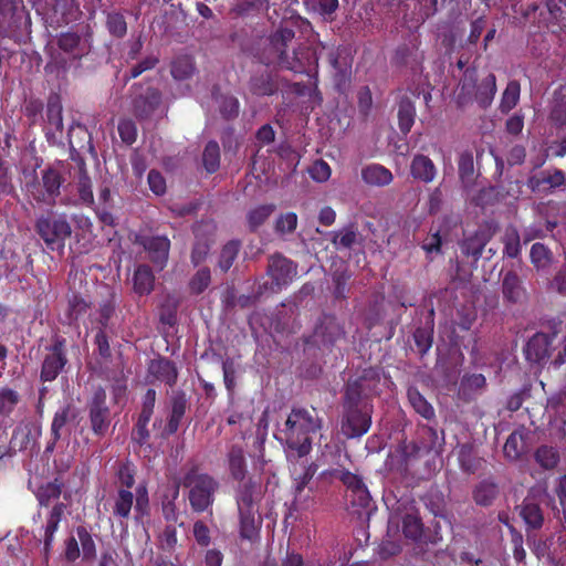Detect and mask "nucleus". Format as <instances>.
<instances>
[{
	"mask_svg": "<svg viewBox=\"0 0 566 566\" xmlns=\"http://www.w3.org/2000/svg\"><path fill=\"white\" fill-rule=\"evenodd\" d=\"M551 118L557 125H566V93L562 88L554 93Z\"/></svg>",
	"mask_w": 566,
	"mask_h": 566,
	"instance_id": "864d4df0",
	"label": "nucleus"
},
{
	"mask_svg": "<svg viewBox=\"0 0 566 566\" xmlns=\"http://www.w3.org/2000/svg\"><path fill=\"white\" fill-rule=\"evenodd\" d=\"M338 479L346 485V501L348 509L354 514H360L361 510H369L371 506V496L360 476L349 472H338Z\"/></svg>",
	"mask_w": 566,
	"mask_h": 566,
	"instance_id": "f8f14e48",
	"label": "nucleus"
},
{
	"mask_svg": "<svg viewBox=\"0 0 566 566\" xmlns=\"http://www.w3.org/2000/svg\"><path fill=\"white\" fill-rule=\"evenodd\" d=\"M135 467L132 462L126 461L119 464L116 476L123 486L122 489L130 491L135 484Z\"/></svg>",
	"mask_w": 566,
	"mask_h": 566,
	"instance_id": "680f3d73",
	"label": "nucleus"
},
{
	"mask_svg": "<svg viewBox=\"0 0 566 566\" xmlns=\"http://www.w3.org/2000/svg\"><path fill=\"white\" fill-rule=\"evenodd\" d=\"M22 400L20 392L9 386L0 387V418H10Z\"/></svg>",
	"mask_w": 566,
	"mask_h": 566,
	"instance_id": "e433bc0d",
	"label": "nucleus"
},
{
	"mask_svg": "<svg viewBox=\"0 0 566 566\" xmlns=\"http://www.w3.org/2000/svg\"><path fill=\"white\" fill-rule=\"evenodd\" d=\"M75 532L77 535L78 545H81L83 559L86 562H92L96 557V545L92 534L83 525H78L75 528Z\"/></svg>",
	"mask_w": 566,
	"mask_h": 566,
	"instance_id": "79ce46f5",
	"label": "nucleus"
},
{
	"mask_svg": "<svg viewBox=\"0 0 566 566\" xmlns=\"http://www.w3.org/2000/svg\"><path fill=\"white\" fill-rule=\"evenodd\" d=\"M317 464L312 462L308 465H303L302 471L297 472V468L294 467L293 470V480H294V486H300L302 489H307L308 486H314L313 483H311L312 479L317 472Z\"/></svg>",
	"mask_w": 566,
	"mask_h": 566,
	"instance_id": "6e6d98bb",
	"label": "nucleus"
},
{
	"mask_svg": "<svg viewBox=\"0 0 566 566\" xmlns=\"http://www.w3.org/2000/svg\"><path fill=\"white\" fill-rule=\"evenodd\" d=\"M458 170L463 188L467 190L471 189L474 185L475 171L473 156L470 151H464L460 155Z\"/></svg>",
	"mask_w": 566,
	"mask_h": 566,
	"instance_id": "4c0bfd02",
	"label": "nucleus"
},
{
	"mask_svg": "<svg viewBox=\"0 0 566 566\" xmlns=\"http://www.w3.org/2000/svg\"><path fill=\"white\" fill-rule=\"evenodd\" d=\"M86 408L92 432L96 437H105L112 422V413L107 405L106 390L103 387L98 386L94 390Z\"/></svg>",
	"mask_w": 566,
	"mask_h": 566,
	"instance_id": "9b49d317",
	"label": "nucleus"
},
{
	"mask_svg": "<svg viewBox=\"0 0 566 566\" xmlns=\"http://www.w3.org/2000/svg\"><path fill=\"white\" fill-rule=\"evenodd\" d=\"M35 233L52 252H63L65 242L72 235V226L63 212L46 210L38 216L34 223Z\"/></svg>",
	"mask_w": 566,
	"mask_h": 566,
	"instance_id": "423d86ee",
	"label": "nucleus"
},
{
	"mask_svg": "<svg viewBox=\"0 0 566 566\" xmlns=\"http://www.w3.org/2000/svg\"><path fill=\"white\" fill-rule=\"evenodd\" d=\"M202 163L209 174L216 172L220 167V148L217 142L210 140L202 154Z\"/></svg>",
	"mask_w": 566,
	"mask_h": 566,
	"instance_id": "09e8293b",
	"label": "nucleus"
},
{
	"mask_svg": "<svg viewBox=\"0 0 566 566\" xmlns=\"http://www.w3.org/2000/svg\"><path fill=\"white\" fill-rule=\"evenodd\" d=\"M416 117V108L413 103L408 98L403 97L400 99L398 105V122L399 128L403 134L410 132Z\"/></svg>",
	"mask_w": 566,
	"mask_h": 566,
	"instance_id": "ea45409f",
	"label": "nucleus"
},
{
	"mask_svg": "<svg viewBox=\"0 0 566 566\" xmlns=\"http://www.w3.org/2000/svg\"><path fill=\"white\" fill-rule=\"evenodd\" d=\"M535 461L544 470L555 469L560 460L559 452L552 446H541L535 451Z\"/></svg>",
	"mask_w": 566,
	"mask_h": 566,
	"instance_id": "a18cd8bd",
	"label": "nucleus"
},
{
	"mask_svg": "<svg viewBox=\"0 0 566 566\" xmlns=\"http://www.w3.org/2000/svg\"><path fill=\"white\" fill-rule=\"evenodd\" d=\"M247 448L245 434L240 432L230 440L227 452L230 475L240 483L235 499L240 518V536L243 539L248 538V482H244L247 475Z\"/></svg>",
	"mask_w": 566,
	"mask_h": 566,
	"instance_id": "20e7f679",
	"label": "nucleus"
},
{
	"mask_svg": "<svg viewBox=\"0 0 566 566\" xmlns=\"http://www.w3.org/2000/svg\"><path fill=\"white\" fill-rule=\"evenodd\" d=\"M189 407L187 394L184 390L174 391L170 398V415L164 429V436L175 434Z\"/></svg>",
	"mask_w": 566,
	"mask_h": 566,
	"instance_id": "6ab92c4d",
	"label": "nucleus"
},
{
	"mask_svg": "<svg viewBox=\"0 0 566 566\" xmlns=\"http://www.w3.org/2000/svg\"><path fill=\"white\" fill-rule=\"evenodd\" d=\"M77 417V411L75 406L72 403H66L61 407L53 416L51 423V439L45 447V452H52L61 439L63 431L66 424L73 421Z\"/></svg>",
	"mask_w": 566,
	"mask_h": 566,
	"instance_id": "aec40b11",
	"label": "nucleus"
},
{
	"mask_svg": "<svg viewBox=\"0 0 566 566\" xmlns=\"http://www.w3.org/2000/svg\"><path fill=\"white\" fill-rule=\"evenodd\" d=\"M497 227L491 222H485L476 229V231L463 240L461 250L465 255H471L476 261L486 245V243L494 237Z\"/></svg>",
	"mask_w": 566,
	"mask_h": 566,
	"instance_id": "f3484780",
	"label": "nucleus"
},
{
	"mask_svg": "<svg viewBox=\"0 0 566 566\" xmlns=\"http://www.w3.org/2000/svg\"><path fill=\"white\" fill-rule=\"evenodd\" d=\"M500 494L499 484L491 478L476 483L472 490V499L479 506H491Z\"/></svg>",
	"mask_w": 566,
	"mask_h": 566,
	"instance_id": "393cba45",
	"label": "nucleus"
},
{
	"mask_svg": "<svg viewBox=\"0 0 566 566\" xmlns=\"http://www.w3.org/2000/svg\"><path fill=\"white\" fill-rule=\"evenodd\" d=\"M411 176L424 184L431 182L437 174L433 161L424 155H416L410 165Z\"/></svg>",
	"mask_w": 566,
	"mask_h": 566,
	"instance_id": "2f4dec72",
	"label": "nucleus"
},
{
	"mask_svg": "<svg viewBox=\"0 0 566 566\" xmlns=\"http://www.w3.org/2000/svg\"><path fill=\"white\" fill-rule=\"evenodd\" d=\"M212 95L219 103L220 114L226 119H231L239 114V102L233 96H218L216 90L212 91Z\"/></svg>",
	"mask_w": 566,
	"mask_h": 566,
	"instance_id": "603ef678",
	"label": "nucleus"
},
{
	"mask_svg": "<svg viewBox=\"0 0 566 566\" xmlns=\"http://www.w3.org/2000/svg\"><path fill=\"white\" fill-rule=\"evenodd\" d=\"M520 84L516 81H511L502 94L500 108L503 113H509L518 102L520 98Z\"/></svg>",
	"mask_w": 566,
	"mask_h": 566,
	"instance_id": "5fc2aeb1",
	"label": "nucleus"
},
{
	"mask_svg": "<svg viewBox=\"0 0 566 566\" xmlns=\"http://www.w3.org/2000/svg\"><path fill=\"white\" fill-rule=\"evenodd\" d=\"M284 426L282 433L292 451L290 457L303 458L312 449V434L322 428V419L315 408H293Z\"/></svg>",
	"mask_w": 566,
	"mask_h": 566,
	"instance_id": "7ed1b4c3",
	"label": "nucleus"
},
{
	"mask_svg": "<svg viewBox=\"0 0 566 566\" xmlns=\"http://www.w3.org/2000/svg\"><path fill=\"white\" fill-rule=\"evenodd\" d=\"M266 274L270 281L258 283L254 298L276 294L290 285L297 275V264L277 252L268 258Z\"/></svg>",
	"mask_w": 566,
	"mask_h": 566,
	"instance_id": "0eeeda50",
	"label": "nucleus"
},
{
	"mask_svg": "<svg viewBox=\"0 0 566 566\" xmlns=\"http://www.w3.org/2000/svg\"><path fill=\"white\" fill-rule=\"evenodd\" d=\"M65 178L55 167L41 170V178L34 177L25 184L27 193L39 205H54L61 195V187Z\"/></svg>",
	"mask_w": 566,
	"mask_h": 566,
	"instance_id": "6e6552de",
	"label": "nucleus"
},
{
	"mask_svg": "<svg viewBox=\"0 0 566 566\" xmlns=\"http://www.w3.org/2000/svg\"><path fill=\"white\" fill-rule=\"evenodd\" d=\"M118 134L123 143L133 145L137 139V127L134 120L124 118L118 123Z\"/></svg>",
	"mask_w": 566,
	"mask_h": 566,
	"instance_id": "0e129e2a",
	"label": "nucleus"
},
{
	"mask_svg": "<svg viewBox=\"0 0 566 566\" xmlns=\"http://www.w3.org/2000/svg\"><path fill=\"white\" fill-rule=\"evenodd\" d=\"M155 287V274L148 264H139L133 275V290L139 296L149 295Z\"/></svg>",
	"mask_w": 566,
	"mask_h": 566,
	"instance_id": "c85d7f7f",
	"label": "nucleus"
},
{
	"mask_svg": "<svg viewBox=\"0 0 566 566\" xmlns=\"http://www.w3.org/2000/svg\"><path fill=\"white\" fill-rule=\"evenodd\" d=\"M502 242L504 244V254L509 258H517L521 253V237L514 226H509L505 229Z\"/></svg>",
	"mask_w": 566,
	"mask_h": 566,
	"instance_id": "49530a36",
	"label": "nucleus"
},
{
	"mask_svg": "<svg viewBox=\"0 0 566 566\" xmlns=\"http://www.w3.org/2000/svg\"><path fill=\"white\" fill-rule=\"evenodd\" d=\"M77 161L78 174L76 189L81 202L86 207H93L95 203L92 180L88 176L85 160L82 157L75 159Z\"/></svg>",
	"mask_w": 566,
	"mask_h": 566,
	"instance_id": "cd10ccee",
	"label": "nucleus"
},
{
	"mask_svg": "<svg viewBox=\"0 0 566 566\" xmlns=\"http://www.w3.org/2000/svg\"><path fill=\"white\" fill-rule=\"evenodd\" d=\"M433 327H418L413 333V339L419 354H426L432 345Z\"/></svg>",
	"mask_w": 566,
	"mask_h": 566,
	"instance_id": "bf43d9fd",
	"label": "nucleus"
},
{
	"mask_svg": "<svg viewBox=\"0 0 566 566\" xmlns=\"http://www.w3.org/2000/svg\"><path fill=\"white\" fill-rule=\"evenodd\" d=\"M91 303L86 301L82 295L72 293L69 297V316L71 319H77L80 316L86 313L90 308Z\"/></svg>",
	"mask_w": 566,
	"mask_h": 566,
	"instance_id": "e2e57ef3",
	"label": "nucleus"
},
{
	"mask_svg": "<svg viewBox=\"0 0 566 566\" xmlns=\"http://www.w3.org/2000/svg\"><path fill=\"white\" fill-rule=\"evenodd\" d=\"M151 418L139 416L132 431V441L139 447H143L148 443L150 439V431L148 429V424Z\"/></svg>",
	"mask_w": 566,
	"mask_h": 566,
	"instance_id": "3c124183",
	"label": "nucleus"
},
{
	"mask_svg": "<svg viewBox=\"0 0 566 566\" xmlns=\"http://www.w3.org/2000/svg\"><path fill=\"white\" fill-rule=\"evenodd\" d=\"M179 495V488L176 484V489L170 499L165 497L161 502L163 516L167 522L175 523L178 520V509L176 500Z\"/></svg>",
	"mask_w": 566,
	"mask_h": 566,
	"instance_id": "69168bd1",
	"label": "nucleus"
},
{
	"mask_svg": "<svg viewBox=\"0 0 566 566\" xmlns=\"http://www.w3.org/2000/svg\"><path fill=\"white\" fill-rule=\"evenodd\" d=\"M134 505V494L129 490L119 489L114 501L113 514L119 518H128Z\"/></svg>",
	"mask_w": 566,
	"mask_h": 566,
	"instance_id": "a19ab883",
	"label": "nucleus"
},
{
	"mask_svg": "<svg viewBox=\"0 0 566 566\" xmlns=\"http://www.w3.org/2000/svg\"><path fill=\"white\" fill-rule=\"evenodd\" d=\"M379 373L374 368L347 381L343 398L342 433L348 438H359L370 428L373 405L370 398L377 394Z\"/></svg>",
	"mask_w": 566,
	"mask_h": 566,
	"instance_id": "f257e3e1",
	"label": "nucleus"
},
{
	"mask_svg": "<svg viewBox=\"0 0 566 566\" xmlns=\"http://www.w3.org/2000/svg\"><path fill=\"white\" fill-rule=\"evenodd\" d=\"M527 438L524 430L513 431L503 447L505 458L510 461L520 460L528 450Z\"/></svg>",
	"mask_w": 566,
	"mask_h": 566,
	"instance_id": "bb28decb",
	"label": "nucleus"
},
{
	"mask_svg": "<svg viewBox=\"0 0 566 566\" xmlns=\"http://www.w3.org/2000/svg\"><path fill=\"white\" fill-rule=\"evenodd\" d=\"M518 515L524 521L527 531L539 530L544 524V514L538 503L533 499L526 497L516 506Z\"/></svg>",
	"mask_w": 566,
	"mask_h": 566,
	"instance_id": "b1692460",
	"label": "nucleus"
},
{
	"mask_svg": "<svg viewBox=\"0 0 566 566\" xmlns=\"http://www.w3.org/2000/svg\"><path fill=\"white\" fill-rule=\"evenodd\" d=\"M402 533L412 541L419 539L422 535V523L420 518L411 514L406 515L402 520Z\"/></svg>",
	"mask_w": 566,
	"mask_h": 566,
	"instance_id": "052dcab7",
	"label": "nucleus"
},
{
	"mask_svg": "<svg viewBox=\"0 0 566 566\" xmlns=\"http://www.w3.org/2000/svg\"><path fill=\"white\" fill-rule=\"evenodd\" d=\"M502 293L509 303H520L525 298L526 291L523 282L515 271H507L502 280Z\"/></svg>",
	"mask_w": 566,
	"mask_h": 566,
	"instance_id": "a878e982",
	"label": "nucleus"
},
{
	"mask_svg": "<svg viewBox=\"0 0 566 566\" xmlns=\"http://www.w3.org/2000/svg\"><path fill=\"white\" fill-rule=\"evenodd\" d=\"M148 376L154 380L174 387L178 379V368L176 364L166 357H159L150 360L148 365Z\"/></svg>",
	"mask_w": 566,
	"mask_h": 566,
	"instance_id": "4be33fe9",
	"label": "nucleus"
},
{
	"mask_svg": "<svg viewBox=\"0 0 566 566\" xmlns=\"http://www.w3.org/2000/svg\"><path fill=\"white\" fill-rule=\"evenodd\" d=\"M132 111L138 120H147L154 114L164 107L163 93L154 86H144L142 84L132 85Z\"/></svg>",
	"mask_w": 566,
	"mask_h": 566,
	"instance_id": "9d476101",
	"label": "nucleus"
},
{
	"mask_svg": "<svg viewBox=\"0 0 566 566\" xmlns=\"http://www.w3.org/2000/svg\"><path fill=\"white\" fill-rule=\"evenodd\" d=\"M210 281V270L208 268H202L198 270L197 273L190 280V290L196 294H200L209 286Z\"/></svg>",
	"mask_w": 566,
	"mask_h": 566,
	"instance_id": "338daca9",
	"label": "nucleus"
},
{
	"mask_svg": "<svg viewBox=\"0 0 566 566\" xmlns=\"http://www.w3.org/2000/svg\"><path fill=\"white\" fill-rule=\"evenodd\" d=\"M62 104L59 96H50L46 104L45 136L48 140L56 139L63 134Z\"/></svg>",
	"mask_w": 566,
	"mask_h": 566,
	"instance_id": "412c9836",
	"label": "nucleus"
},
{
	"mask_svg": "<svg viewBox=\"0 0 566 566\" xmlns=\"http://www.w3.org/2000/svg\"><path fill=\"white\" fill-rule=\"evenodd\" d=\"M496 93L495 75L486 74L479 78L475 67H468L459 82L457 103L464 107L476 102L480 107L486 108L491 105Z\"/></svg>",
	"mask_w": 566,
	"mask_h": 566,
	"instance_id": "39448f33",
	"label": "nucleus"
},
{
	"mask_svg": "<svg viewBox=\"0 0 566 566\" xmlns=\"http://www.w3.org/2000/svg\"><path fill=\"white\" fill-rule=\"evenodd\" d=\"M240 250L239 241H230L228 242L221 250L220 259H219V268L221 271L227 272L233 264L234 260Z\"/></svg>",
	"mask_w": 566,
	"mask_h": 566,
	"instance_id": "13d9d810",
	"label": "nucleus"
},
{
	"mask_svg": "<svg viewBox=\"0 0 566 566\" xmlns=\"http://www.w3.org/2000/svg\"><path fill=\"white\" fill-rule=\"evenodd\" d=\"M314 491L315 486H308L307 489H302L300 486H293L294 499L292 502V506L295 511H304L311 509L314 501Z\"/></svg>",
	"mask_w": 566,
	"mask_h": 566,
	"instance_id": "de8ad7c7",
	"label": "nucleus"
},
{
	"mask_svg": "<svg viewBox=\"0 0 566 566\" xmlns=\"http://www.w3.org/2000/svg\"><path fill=\"white\" fill-rule=\"evenodd\" d=\"M295 33L290 28H282L275 32L272 36L271 43L275 51L277 52V61L282 67L293 70V63L287 59V54L285 48H287L289 43L294 39Z\"/></svg>",
	"mask_w": 566,
	"mask_h": 566,
	"instance_id": "c756f323",
	"label": "nucleus"
},
{
	"mask_svg": "<svg viewBox=\"0 0 566 566\" xmlns=\"http://www.w3.org/2000/svg\"><path fill=\"white\" fill-rule=\"evenodd\" d=\"M297 227V216L294 212L281 214L275 222V231L280 234H287L295 231Z\"/></svg>",
	"mask_w": 566,
	"mask_h": 566,
	"instance_id": "774afa93",
	"label": "nucleus"
},
{
	"mask_svg": "<svg viewBox=\"0 0 566 566\" xmlns=\"http://www.w3.org/2000/svg\"><path fill=\"white\" fill-rule=\"evenodd\" d=\"M177 485L188 491L187 499L193 513L212 515L216 496L220 490V482L216 476L205 471L198 463H190L184 468Z\"/></svg>",
	"mask_w": 566,
	"mask_h": 566,
	"instance_id": "f03ea898",
	"label": "nucleus"
},
{
	"mask_svg": "<svg viewBox=\"0 0 566 566\" xmlns=\"http://www.w3.org/2000/svg\"><path fill=\"white\" fill-rule=\"evenodd\" d=\"M137 243L144 248L148 260L157 269L163 271L168 263L170 240L166 235H145L137 240Z\"/></svg>",
	"mask_w": 566,
	"mask_h": 566,
	"instance_id": "4468645a",
	"label": "nucleus"
},
{
	"mask_svg": "<svg viewBox=\"0 0 566 566\" xmlns=\"http://www.w3.org/2000/svg\"><path fill=\"white\" fill-rule=\"evenodd\" d=\"M196 72V63L191 55H179L170 63V74L176 81H186Z\"/></svg>",
	"mask_w": 566,
	"mask_h": 566,
	"instance_id": "c9c22d12",
	"label": "nucleus"
},
{
	"mask_svg": "<svg viewBox=\"0 0 566 566\" xmlns=\"http://www.w3.org/2000/svg\"><path fill=\"white\" fill-rule=\"evenodd\" d=\"M565 174L557 168L543 170L527 179V187L533 192H552L565 185Z\"/></svg>",
	"mask_w": 566,
	"mask_h": 566,
	"instance_id": "a211bd4d",
	"label": "nucleus"
},
{
	"mask_svg": "<svg viewBox=\"0 0 566 566\" xmlns=\"http://www.w3.org/2000/svg\"><path fill=\"white\" fill-rule=\"evenodd\" d=\"M65 509L66 505L64 503L57 502L50 511L44 530V549L46 552L52 547L54 535L59 530V525L63 518Z\"/></svg>",
	"mask_w": 566,
	"mask_h": 566,
	"instance_id": "72a5a7b5",
	"label": "nucleus"
},
{
	"mask_svg": "<svg viewBox=\"0 0 566 566\" xmlns=\"http://www.w3.org/2000/svg\"><path fill=\"white\" fill-rule=\"evenodd\" d=\"M555 335L536 333L530 338V340L526 344V359L536 364H545L552 357V353L555 349Z\"/></svg>",
	"mask_w": 566,
	"mask_h": 566,
	"instance_id": "dca6fc26",
	"label": "nucleus"
},
{
	"mask_svg": "<svg viewBox=\"0 0 566 566\" xmlns=\"http://www.w3.org/2000/svg\"><path fill=\"white\" fill-rule=\"evenodd\" d=\"M106 27L108 32L118 39L124 38L127 33L125 17L119 12H111L107 14Z\"/></svg>",
	"mask_w": 566,
	"mask_h": 566,
	"instance_id": "4d7b16f0",
	"label": "nucleus"
},
{
	"mask_svg": "<svg viewBox=\"0 0 566 566\" xmlns=\"http://www.w3.org/2000/svg\"><path fill=\"white\" fill-rule=\"evenodd\" d=\"M56 44L60 50L71 54L73 59L81 60L86 53V49L82 45V38L76 32H62L57 35Z\"/></svg>",
	"mask_w": 566,
	"mask_h": 566,
	"instance_id": "473e14b6",
	"label": "nucleus"
},
{
	"mask_svg": "<svg viewBox=\"0 0 566 566\" xmlns=\"http://www.w3.org/2000/svg\"><path fill=\"white\" fill-rule=\"evenodd\" d=\"M0 23L7 27L31 29V18L23 0H0Z\"/></svg>",
	"mask_w": 566,
	"mask_h": 566,
	"instance_id": "2eb2a0df",
	"label": "nucleus"
},
{
	"mask_svg": "<svg viewBox=\"0 0 566 566\" xmlns=\"http://www.w3.org/2000/svg\"><path fill=\"white\" fill-rule=\"evenodd\" d=\"M328 62L335 71V80L337 84L345 83L350 70V63L347 56L343 55L339 50H332L327 55Z\"/></svg>",
	"mask_w": 566,
	"mask_h": 566,
	"instance_id": "58836bf2",
	"label": "nucleus"
},
{
	"mask_svg": "<svg viewBox=\"0 0 566 566\" xmlns=\"http://www.w3.org/2000/svg\"><path fill=\"white\" fill-rule=\"evenodd\" d=\"M531 262L537 271L547 270L553 263L552 251L543 243H534L531 248Z\"/></svg>",
	"mask_w": 566,
	"mask_h": 566,
	"instance_id": "37998d69",
	"label": "nucleus"
},
{
	"mask_svg": "<svg viewBox=\"0 0 566 566\" xmlns=\"http://www.w3.org/2000/svg\"><path fill=\"white\" fill-rule=\"evenodd\" d=\"M30 432L23 428H15L9 440L7 429L0 427V460L4 457H12L17 449L24 450L29 443Z\"/></svg>",
	"mask_w": 566,
	"mask_h": 566,
	"instance_id": "5701e85b",
	"label": "nucleus"
},
{
	"mask_svg": "<svg viewBox=\"0 0 566 566\" xmlns=\"http://www.w3.org/2000/svg\"><path fill=\"white\" fill-rule=\"evenodd\" d=\"M345 334L344 326L336 316L324 314L319 317L312 337L314 344L328 348L337 340L344 338Z\"/></svg>",
	"mask_w": 566,
	"mask_h": 566,
	"instance_id": "ddd939ff",
	"label": "nucleus"
},
{
	"mask_svg": "<svg viewBox=\"0 0 566 566\" xmlns=\"http://www.w3.org/2000/svg\"><path fill=\"white\" fill-rule=\"evenodd\" d=\"M331 235L332 242L337 249H352L357 243L358 239V232L354 229L353 226L347 227L340 231L331 232Z\"/></svg>",
	"mask_w": 566,
	"mask_h": 566,
	"instance_id": "8fccbe9b",
	"label": "nucleus"
},
{
	"mask_svg": "<svg viewBox=\"0 0 566 566\" xmlns=\"http://www.w3.org/2000/svg\"><path fill=\"white\" fill-rule=\"evenodd\" d=\"M407 396L410 405L417 413L428 420L434 417L433 407L427 401V399L419 392L417 388H409Z\"/></svg>",
	"mask_w": 566,
	"mask_h": 566,
	"instance_id": "c03bdc74",
	"label": "nucleus"
},
{
	"mask_svg": "<svg viewBox=\"0 0 566 566\" xmlns=\"http://www.w3.org/2000/svg\"><path fill=\"white\" fill-rule=\"evenodd\" d=\"M361 179L368 186L385 187L392 181L394 176L386 167L379 164H370L361 169Z\"/></svg>",
	"mask_w": 566,
	"mask_h": 566,
	"instance_id": "7c9ffc66",
	"label": "nucleus"
},
{
	"mask_svg": "<svg viewBox=\"0 0 566 566\" xmlns=\"http://www.w3.org/2000/svg\"><path fill=\"white\" fill-rule=\"evenodd\" d=\"M67 363V342L63 336L55 334L51 338V344L44 348L40 380L42 382L55 380Z\"/></svg>",
	"mask_w": 566,
	"mask_h": 566,
	"instance_id": "1a4fd4ad",
	"label": "nucleus"
},
{
	"mask_svg": "<svg viewBox=\"0 0 566 566\" xmlns=\"http://www.w3.org/2000/svg\"><path fill=\"white\" fill-rule=\"evenodd\" d=\"M63 488L64 482L55 478L53 481L41 484L34 495L41 506H49L53 501L60 499Z\"/></svg>",
	"mask_w": 566,
	"mask_h": 566,
	"instance_id": "f704fd0d",
	"label": "nucleus"
}]
</instances>
